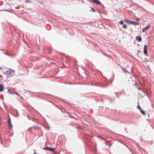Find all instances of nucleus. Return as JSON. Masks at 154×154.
Returning a JSON list of instances; mask_svg holds the SVG:
<instances>
[{
    "instance_id": "nucleus-12",
    "label": "nucleus",
    "mask_w": 154,
    "mask_h": 154,
    "mask_svg": "<svg viewBox=\"0 0 154 154\" xmlns=\"http://www.w3.org/2000/svg\"><path fill=\"white\" fill-rule=\"evenodd\" d=\"M140 112H141V113L143 115H145V112L143 110H140Z\"/></svg>"
},
{
    "instance_id": "nucleus-17",
    "label": "nucleus",
    "mask_w": 154,
    "mask_h": 154,
    "mask_svg": "<svg viewBox=\"0 0 154 154\" xmlns=\"http://www.w3.org/2000/svg\"><path fill=\"white\" fill-rule=\"evenodd\" d=\"M135 84H134V85H136V84H137V83L136 82H135Z\"/></svg>"
},
{
    "instance_id": "nucleus-13",
    "label": "nucleus",
    "mask_w": 154,
    "mask_h": 154,
    "mask_svg": "<svg viewBox=\"0 0 154 154\" xmlns=\"http://www.w3.org/2000/svg\"><path fill=\"white\" fill-rule=\"evenodd\" d=\"M25 2H28V3H30V2H32L31 1H30L29 0H26L25 1Z\"/></svg>"
},
{
    "instance_id": "nucleus-2",
    "label": "nucleus",
    "mask_w": 154,
    "mask_h": 154,
    "mask_svg": "<svg viewBox=\"0 0 154 154\" xmlns=\"http://www.w3.org/2000/svg\"><path fill=\"white\" fill-rule=\"evenodd\" d=\"M43 149L44 150H48L52 152H53L55 150V148L48 147H44L43 148Z\"/></svg>"
},
{
    "instance_id": "nucleus-8",
    "label": "nucleus",
    "mask_w": 154,
    "mask_h": 154,
    "mask_svg": "<svg viewBox=\"0 0 154 154\" xmlns=\"http://www.w3.org/2000/svg\"><path fill=\"white\" fill-rule=\"evenodd\" d=\"M124 22L127 23L132 24V21L130 20L125 19L124 20Z\"/></svg>"
},
{
    "instance_id": "nucleus-14",
    "label": "nucleus",
    "mask_w": 154,
    "mask_h": 154,
    "mask_svg": "<svg viewBox=\"0 0 154 154\" xmlns=\"http://www.w3.org/2000/svg\"><path fill=\"white\" fill-rule=\"evenodd\" d=\"M137 108L138 109H139L140 110H141V108L139 105L137 106Z\"/></svg>"
},
{
    "instance_id": "nucleus-16",
    "label": "nucleus",
    "mask_w": 154,
    "mask_h": 154,
    "mask_svg": "<svg viewBox=\"0 0 154 154\" xmlns=\"http://www.w3.org/2000/svg\"><path fill=\"white\" fill-rule=\"evenodd\" d=\"M136 20H140L138 18H136Z\"/></svg>"
},
{
    "instance_id": "nucleus-6",
    "label": "nucleus",
    "mask_w": 154,
    "mask_h": 154,
    "mask_svg": "<svg viewBox=\"0 0 154 154\" xmlns=\"http://www.w3.org/2000/svg\"><path fill=\"white\" fill-rule=\"evenodd\" d=\"M143 52L146 55H147V46L146 45L144 46Z\"/></svg>"
},
{
    "instance_id": "nucleus-4",
    "label": "nucleus",
    "mask_w": 154,
    "mask_h": 154,
    "mask_svg": "<svg viewBox=\"0 0 154 154\" xmlns=\"http://www.w3.org/2000/svg\"><path fill=\"white\" fill-rule=\"evenodd\" d=\"M89 2L92 1L93 2L95 3L97 5H100L101 4L100 2L98 0H88Z\"/></svg>"
},
{
    "instance_id": "nucleus-3",
    "label": "nucleus",
    "mask_w": 154,
    "mask_h": 154,
    "mask_svg": "<svg viewBox=\"0 0 154 154\" xmlns=\"http://www.w3.org/2000/svg\"><path fill=\"white\" fill-rule=\"evenodd\" d=\"M150 27V25L148 24L146 27H144L143 28L142 30L143 32H144L146 30L149 29Z\"/></svg>"
},
{
    "instance_id": "nucleus-18",
    "label": "nucleus",
    "mask_w": 154,
    "mask_h": 154,
    "mask_svg": "<svg viewBox=\"0 0 154 154\" xmlns=\"http://www.w3.org/2000/svg\"><path fill=\"white\" fill-rule=\"evenodd\" d=\"M34 154H36V152H34Z\"/></svg>"
},
{
    "instance_id": "nucleus-5",
    "label": "nucleus",
    "mask_w": 154,
    "mask_h": 154,
    "mask_svg": "<svg viewBox=\"0 0 154 154\" xmlns=\"http://www.w3.org/2000/svg\"><path fill=\"white\" fill-rule=\"evenodd\" d=\"M119 23L121 24H122L123 25V28L126 29L127 28L126 25L125 23H124L123 22L122 20H121L119 22Z\"/></svg>"
},
{
    "instance_id": "nucleus-10",
    "label": "nucleus",
    "mask_w": 154,
    "mask_h": 154,
    "mask_svg": "<svg viewBox=\"0 0 154 154\" xmlns=\"http://www.w3.org/2000/svg\"><path fill=\"white\" fill-rule=\"evenodd\" d=\"M4 90V88L3 85L2 84H0V91H2Z\"/></svg>"
},
{
    "instance_id": "nucleus-7",
    "label": "nucleus",
    "mask_w": 154,
    "mask_h": 154,
    "mask_svg": "<svg viewBox=\"0 0 154 154\" xmlns=\"http://www.w3.org/2000/svg\"><path fill=\"white\" fill-rule=\"evenodd\" d=\"M8 127L10 128H12V125L11 122V120L10 118L9 119V121L8 123Z\"/></svg>"
},
{
    "instance_id": "nucleus-1",
    "label": "nucleus",
    "mask_w": 154,
    "mask_h": 154,
    "mask_svg": "<svg viewBox=\"0 0 154 154\" xmlns=\"http://www.w3.org/2000/svg\"><path fill=\"white\" fill-rule=\"evenodd\" d=\"M6 74L9 77H11L14 74V71L11 69H9L6 72Z\"/></svg>"
},
{
    "instance_id": "nucleus-15",
    "label": "nucleus",
    "mask_w": 154,
    "mask_h": 154,
    "mask_svg": "<svg viewBox=\"0 0 154 154\" xmlns=\"http://www.w3.org/2000/svg\"><path fill=\"white\" fill-rule=\"evenodd\" d=\"M33 128H35V129H36V128H38V127L37 126H35L34 127H33Z\"/></svg>"
},
{
    "instance_id": "nucleus-9",
    "label": "nucleus",
    "mask_w": 154,
    "mask_h": 154,
    "mask_svg": "<svg viewBox=\"0 0 154 154\" xmlns=\"http://www.w3.org/2000/svg\"><path fill=\"white\" fill-rule=\"evenodd\" d=\"M136 38V39L139 41V42H141L142 41V38L141 37L139 36H137Z\"/></svg>"
},
{
    "instance_id": "nucleus-11",
    "label": "nucleus",
    "mask_w": 154,
    "mask_h": 154,
    "mask_svg": "<svg viewBox=\"0 0 154 154\" xmlns=\"http://www.w3.org/2000/svg\"><path fill=\"white\" fill-rule=\"evenodd\" d=\"M132 24H133L134 25H139V23L138 22H134L132 21Z\"/></svg>"
}]
</instances>
